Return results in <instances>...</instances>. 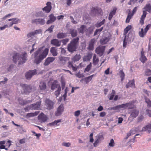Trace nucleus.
<instances>
[{"label": "nucleus", "instance_id": "1", "mask_svg": "<svg viewBox=\"0 0 151 151\" xmlns=\"http://www.w3.org/2000/svg\"><path fill=\"white\" fill-rule=\"evenodd\" d=\"M48 51L49 49L46 48L41 53V49L39 48L34 53V62L37 64H39L44 58H46L48 54Z\"/></svg>", "mask_w": 151, "mask_h": 151}, {"label": "nucleus", "instance_id": "2", "mask_svg": "<svg viewBox=\"0 0 151 151\" xmlns=\"http://www.w3.org/2000/svg\"><path fill=\"white\" fill-rule=\"evenodd\" d=\"M13 60L14 62L16 63L17 60H19V64H22L25 62L27 58V53L24 52L22 54H20L16 53H15L13 56Z\"/></svg>", "mask_w": 151, "mask_h": 151}, {"label": "nucleus", "instance_id": "3", "mask_svg": "<svg viewBox=\"0 0 151 151\" xmlns=\"http://www.w3.org/2000/svg\"><path fill=\"white\" fill-rule=\"evenodd\" d=\"M143 9L145 10L143 11V14L139 20V23L142 25L144 24V21L147 14V11L149 13H151V6L150 4H147Z\"/></svg>", "mask_w": 151, "mask_h": 151}, {"label": "nucleus", "instance_id": "4", "mask_svg": "<svg viewBox=\"0 0 151 151\" xmlns=\"http://www.w3.org/2000/svg\"><path fill=\"white\" fill-rule=\"evenodd\" d=\"M79 38L77 37L73 39L70 42L68 45V49L70 52H73L76 50L77 48V44L78 42Z\"/></svg>", "mask_w": 151, "mask_h": 151}, {"label": "nucleus", "instance_id": "5", "mask_svg": "<svg viewBox=\"0 0 151 151\" xmlns=\"http://www.w3.org/2000/svg\"><path fill=\"white\" fill-rule=\"evenodd\" d=\"M20 86L22 87L25 93L28 94L31 91L32 88L30 85L21 84H20Z\"/></svg>", "mask_w": 151, "mask_h": 151}, {"label": "nucleus", "instance_id": "6", "mask_svg": "<svg viewBox=\"0 0 151 151\" xmlns=\"http://www.w3.org/2000/svg\"><path fill=\"white\" fill-rule=\"evenodd\" d=\"M101 13H102L101 9L98 7H93L91 9V14L95 15L97 14H101Z\"/></svg>", "mask_w": 151, "mask_h": 151}, {"label": "nucleus", "instance_id": "7", "mask_svg": "<svg viewBox=\"0 0 151 151\" xmlns=\"http://www.w3.org/2000/svg\"><path fill=\"white\" fill-rule=\"evenodd\" d=\"M54 103L51 100L46 99L45 101V105L47 106V109L50 110L53 108Z\"/></svg>", "mask_w": 151, "mask_h": 151}, {"label": "nucleus", "instance_id": "8", "mask_svg": "<svg viewBox=\"0 0 151 151\" xmlns=\"http://www.w3.org/2000/svg\"><path fill=\"white\" fill-rule=\"evenodd\" d=\"M104 139V137L103 135H98L94 142L93 144L94 147H96L98 144Z\"/></svg>", "mask_w": 151, "mask_h": 151}, {"label": "nucleus", "instance_id": "9", "mask_svg": "<svg viewBox=\"0 0 151 151\" xmlns=\"http://www.w3.org/2000/svg\"><path fill=\"white\" fill-rule=\"evenodd\" d=\"M105 47V46H99L97 47L96 49V53L100 56H102L104 51Z\"/></svg>", "mask_w": 151, "mask_h": 151}, {"label": "nucleus", "instance_id": "10", "mask_svg": "<svg viewBox=\"0 0 151 151\" xmlns=\"http://www.w3.org/2000/svg\"><path fill=\"white\" fill-rule=\"evenodd\" d=\"M120 109L123 108L126 109L128 108V109H132L134 107V105L132 104V103L129 102L125 104H122L119 105Z\"/></svg>", "mask_w": 151, "mask_h": 151}, {"label": "nucleus", "instance_id": "11", "mask_svg": "<svg viewBox=\"0 0 151 151\" xmlns=\"http://www.w3.org/2000/svg\"><path fill=\"white\" fill-rule=\"evenodd\" d=\"M37 73V70H29L26 73L25 77L27 79H30L33 75Z\"/></svg>", "mask_w": 151, "mask_h": 151}, {"label": "nucleus", "instance_id": "12", "mask_svg": "<svg viewBox=\"0 0 151 151\" xmlns=\"http://www.w3.org/2000/svg\"><path fill=\"white\" fill-rule=\"evenodd\" d=\"M32 23L42 25L45 24V21L43 19H35L32 20Z\"/></svg>", "mask_w": 151, "mask_h": 151}, {"label": "nucleus", "instance_id": "13", "mask_svg": "<svg viewBox=\"0 0 151 151\" xmlns=\"http://www.w3.org/2000/svg\"><path fill=\"white\" fill-rule=\"evenodd\" d=\"M38 119L41 122H44L47 121V117L43 113H41L38 116Z\"/></svg>", "mask_w": 151, "mask_h": 151}, {"label": "nucleus", "instance_id": "14", "mask_svg": "<svg viewBox=\"0 0 151 151\" xmlns=\"http://www.w3.org/2000/svg\"><path fill=\"white\" fill-rule=\"evenodd\" d=\"M47 6L43 8L42 9L46 13H49L51 10L52 8L51 3L50 2H47L46 4Z\"/></svg>", "mask_w": 151, "mask_h": 151}, {"label": "nucleus", "instance_id": "15", "mask_svg": "<svg viewBox=\"0 0 151 151\" xmlns=\"http://www.w3.org/2000/svg\"><path fill=\"white\" fill-rule=\"evenodd\" d=\"M41 101L37 102L36 104H32L30 105L29 108L31 109L37 110L40 108Z\"/></svg>", "mask_w": 151, "mask_h": 151}, {"label": "nucleus", "instance_id": "16", "mask_svg": "<svg viewBox=\"0 0 151 151\" xmlns=\"http://www.w3.org/2000/svg\"><path fill=\"white\" fill-rule=\"evenodd\" d=\"M64 107L62 104H61L58 108L57 111L55 112V115L59 116L61 115V113L64 110Z\"/></svg>", "mask_w": 151, "mask_h": 151}, {"label": "nucleus", "instance_id": "17", "mask_svg": "<svg viewBox=\"0 0 151 151\" xmlns=\"http://www.w3.org/2000/svg\"><path fill=\"white\" fill-rule=\"evenodd\" d=\"M50 43L51 45L56 47H59L61 45V42L57 39H53L51 40Z\"/></svg>", "mask_w": 151, "mask_h": 151}, {"label": "nucleus", "instance_id": "18", "mask_svg": "<svg viewBox=\"0 0 151 151\" xmlns=\"http://www.w3.org/2000/svg\"><path fill=\"white\" fill-rule=\"evenodd\" d=\"M86 26L84 25H82L78 29V31L80 33L83 34L84 33L85 31H86V32H87L88 30H89L91 27H89L88 29H86Z\"/></svg>", "mask_w": 151, "mask_h": 151}, {"label": "nucleus", "instance_id": "19", "mask_svg": "<svg viewBox=\"0 0 151 151\" xmlns=\"http://www.w3.org/2000/svg\"><path fill=\"white\" fill-rule=\"evenodd\" d=\"M49 19L48 20L47 22L46 23L47 24H49L50 23H52L54 22L56 19V18L54 16V15L51 14L49 16Z\"/></svg>", "mask_w": 151, "mask_h": 151}, {"label": "nucleus", "instance_id": "20", "mask_svg": "<svg viewBox=\"0 0 151 151\" xmlns=\"http://www.w3.org/2000/svg\"><path fill=\"white\" fill-rule=\"evenodd\" d=\"M117 10V8L116 7H114L112 10L110 12L108 17V19L109 20H111L113 16L115 14Z\"/></svg>", "mask_w": 151, "mask_h": 151}, {"label": "nucleus", "instance_id": "21", "mask_svg": "<svg viewBox=\"0 0 151 151\" xmlns=\"http://www.w3.org/2000/svg\"><path fill=\"white\" fill-rule=\"evenodd\" d=\"M95 42V40L94 39H92L89 42L88 49L90 50H93L94 44Z\"/></svg>", "mask_w": 151, "mask_h": 151}, {"label": "nucleus", "instance_id": "22", "mask_svg": "<svg viewBox=\"0 0 151 151\" xmlns=\"http://www.w3.org/2000/svg\"><path fill=\"white\" fill-rule=\"evenodd\" d=\"M55 59V58L53 57H49L46 60L45 62L44 63L45 65H47L50 63L53 62Z\"/></svg>", "mask_w": 151, "mask_h": 151}, {"label": "nucleus", "instance_id": "23", "mask_svg": "<svg viewBox=\"0 0 151 151\" xmlns=\"http://www.w3.org/2000/svg\"><path fill=\"white\" fill-rule=\"evenodd\" d=\"M139 113V111L138 110L136 109H134L132 111L130 117L133 118H135L137 116Z\"/></svg>", "mask_w": 151, "mask_h": 151}, {"label": "nucleus", "instance_id": "24", "mask_svg": "<svg viewBox=\"0 0 151 151\" xmlns=\"http://www.w3.org/2000/svg\"><path fill=\"white\" fill-rule=\"evenodd\" d=\"M126 87L127 88L129 87L135 88L134 80V79L129 81L128 83L126 85Z\"/></svg>", "mask_w": 151, "mask_h": 151}, {"label": "nucleus", "instance_id": "25", "mask_svg": "<svg viewBox=\"0 0 151 151\" xmlns=\"http://www.w3.org/2000/svg\"><path fill=\"white\" fill-rule=\"evenodd\" d=\"M47 86L46 83L44 82H41L39 85V88L41 91H45L46 89Z\"/></svg>", "mask_w": 151, "mask_h": 151}, {"label": "nucleus", "instance_id": "26", "mask_svg": "<svg viewBox=\"0 0 151 151\" xmlns=\"http://www.w3.org/2000/svg\"><path fill=\"white\" fill-rule=\"evenodd\" d=\"M92 56V54L91 53H89L87 55L84 56L83 60L84 61H88L91 58Z\"/></svg>", "mask_w": 151, "mask_h": 151}, {"label": "nucleus", "instance_id": "27", "mask_svg": "<svg viewBox=\"0 0 151 151\" xmlns=\"http://www.w3.org/2000/svg\"><path fill=\"white\" fill-rule=\"evenodd\" d=\"M57 49L56 47H52L50 49V52L53 56H56L58 55Z\"/></svg>", "mask_w": 151, "mask_h": 151}, {"label": "nucleus", "instance_id": "28", "mask_svg": "<svg viewBox=\"0 0 151 151\" xmlns=\"http://www.w3.org/2000/svg\"><path fill=\"white\" fill-rule=\"evenodd\" d=\"M59 86H60L58 83V81L55 80L52 84L51 89L52 90H54L56 88H57L58 89Z\"/></svg>", "mask_w": 151, "mask_h": 151}, {"label": "nucleus", "instance_id": "29", "mask_svg": "<svg viewBox=\"0 0 151 151\" xmlns=\"http://www.w3.org/2000/svg\"><path fill=\"white\" fill-rule=\"evenodd\" d=\"M140 60L143 63H144L147 60V58L144 55V52L143 51L141 52V56Z\"/></svg>", "mask_w": 151, "mask_h": 151}, {"label": "nucleus", "instance_id": "30", "mask_svg": "<svg viewBox=\"0 0 151 151\" xmlns=\"http://www.w3.org/2000/svg\"><path fill=\"white\" fill-rule=\"evenodd\" d=\"M99 60L95 54H94L93 59V64L94 65H96L98 63Z\"/></svg>", "mask_w": 151, "mask_h": 151}, {"label": "nucleus", "instance_id": "31", "mask_svg": "<svg viewBox=\"0 0 151 151\" xmlns=\"http://www.w3.org/2000/svg\"><path fill=\"white\" fill-rule=\"evenodd\" d=\"M109 40L108 37H104L100 40V43L101 44L104 45L106 44Z\"/></svg>", "mask_w": 151, "mask_h": 151}, {"label": "nucleus", "instance_id": "32", "mask_svg": "<svg viewBox=\"0 0 151 151\" xmlns=\"http://www.w3.org/2000/svg\"><path fill=\"white\" fill-rule=\"evenodd\" d=\"M70 34H71L72 37H75L77 35V30L73 29H70Z\"/></svg>", "mask_w": 151, "mask_h": 151}, {"label": "nucleus", "instance_id": "33", "mask_svg": "<svg viewBox=\"0 0 151 151\" xmlns=\"http://www.w3.org/2000/svg\"><path fill=\"white\" fill-rule=\"evenodd\" d=\"M67 33L59 32L57 35L58 38L59 39L63 38L67 36Z\"/></svg>", "mask_w": 151, "mask_h": 151}, {"label": "nucleus", "instance_id": "34", "mask_svg": "<svg viewBox=\"0 0 151 151\" xmlns=\"http://www.w3.org/2000/svg\"><path fill=\"white\" fill-rule=\"evenodd\" d=\"M59 59L61 62L63 64H65L66 61L69 60L68 58L67 57H64L62 56H60Z\"/></svg>", "mask_w": 151, "mask_h": 151}, {"label": "nucleus", "instance_id": "35", "mask_svg": "<svg viewBox=\"0 0 151 151\" xmlns=\"http://www.w3.org/2000/svg\"><path fill=\"white\" fill-rule=\"evenodd\" d=\"M95 74H93L88 77L85 78L84 80L86 83H88L92 79L93 77L96 76Z\"/></svg>", "mask_w": 151, "mask_h": 151}, {"label": "nucleus", "instance_id": "36", "mask_svg": "<svg viewBox=\"0 0 151 151\" xmlns=\"http://www.w3.org/2000/svg\"><path fill=\"white\" fill-rule=\"evenodd\" d=\"M81 58V56L80 54H76L72 58V60L73 61L76 62L78 61Z\"/></svg>", "mask_w": 151, "mask_h": 151}, {"label": "nucleus", "instance_id": "37", "mask_svg": "<svg viewBox=\"0 0 151 151\" xmlns=\"http://www.w3.org/2000/svg\"><path fill=\"white\" fill-rule=\"evenodd\" d=\"M61 122V119H59L55 121L54 122L50 123L47 124L48 126H52L56 125H58V124Z\"/></svg>", "mask_w": 151, "mask_h": 151}, {"label": "nucleus", "instance_id": "38", "mask_svg": "<svg viewBox=\"0 0 151 151\" xmlns=\"http://www.w3.org/2000/svg\"><path fill=\"white\" fill-rule=\"evenodd\" d=\"M131 26L129 25L124 29L123 35L125 37H126V35L128 31L131 29Z\"/></svg>", "mask_w": 151, "mask_h": 151}, {"label": "nucleus", "instance_id": "39", "mask_svg": "<svg viewBox=\"0 0 151 151\" xmlns=\"http://www.w3.org/2000/svg\"><path fill=\"white\" fill-rule=\"evenodd\" d=\"M144 75L146 76H151V70L148 68L146 69L144 72Z\"/></svg>", "mask_w": 151, "mask_h": 151}, {"label": "nucleus", "instance_id": "40", "mask_svg": "<svg viewBox=\"0 0 151 151\" xmlns=\"http://www.w3.org/2000/svg\"><path fill=\"white\" fill-rule=\"evenodd\" d=\"M146 33L145 32V31L144 32L143 28H142L141 31L139 32V35L140 37H143L146 35Z\"/></svg>", "mask_w": 151, "mask_h": 151}, {"label": "nucleus", "instance_id": "41", "mask_svg": "<svg viewBox=\"0 0 151 151\" xmlns=\"http://www.w3.org/2000/svg\"><path fill=\"white\" fill-rule=\"evenodd\" d=\"M68 66L70 68H72L73 70L75 71H76L77 69L76 67L73 66L72 63L70 62H68Z\"/></svg>", "mask_w": 151, "mask_h": 151}, {"label": "nucleus", "instance_id": "42", "mask_svg": "<svg viewBox=\"0 0 151 151\" xmlns=\"http://www.w3.org/2000/svg\"><path fill=\"white\" fill-rule=\"evenodd\" d=\"M120 77L121 78V81H122L124 79L125 76L124 73L122 70H120L119 72Z\"/></svg>", "mask_w": 151, "mask_h": 151}, {"label": "nucleus", "instance_id": "43", "mask_svg": "<svg viewBox=\"0 0 151 151\" xmlns=\"http://www.w3.org/2000/svg\"><path fill=\"white\" fill-rule=\"evenodd\" d=\"M151 129V123L149 124L143 128L142 131L149 130Z\"/></svg>", "mask_w": 151, "mask_h": 151}, {"label": "nucleus", "instance_id": "44", "mask_svg": "<svg viewBox=\"0 0 151 151\" xmlns=\"http://www.w3.org/2000/svg\"><path fill=\"white\" fill-rule=\"evenodd\" d=\"M19 103L21 104L24 105L30 102L29 101H27L26 100H24L22 99H19Z\"/></svg>", "mask_w": 151, "mask_h": 151}, {"label": "nucleus", "instance_id": "45", "mask_svg": "<svg viewBox=\"0 0 151 151\" xmlns=\"http://www.w3.org/2000/svg\"><path fill=\"white\" fill-rule=\"evenodd\" d=\"M105 22V19H104L101 22L99 23H97L95 24V26L97 27H99L102 25L104 24Z\"/></svg>", "mask_w": 151, "mask_h": 151}, {"label": "nucleus", "instance_id": "46", "mask_svg": "<svg viewBox=\"0 0 151 151\" xmlns=\"http://www.w3.org/2000/svg\"><path fill=\"white\" fill-rule=\"evenodd\" d=\"M60 91L61 87L60 86H59L57 89V90L55 92V94L57 97L60 94Z\"/></svg>", "mask_w": 151, "mask_h": 151}, {"label": "nucleus", "instance_id": "47", "mask_svg": "<svg viewBox=\"0 0 151 151\" xmlns=\"http://www.w3.org/2000/svg\"><path fill=\"white\" fill-rule=\"evenodd\" d=\"M133 16L132 15L130 14L129 13H128L127 19L126 20V23H128L129 22L130 19L132 18Z\"/></svg>", "mask_w": 151, "mask_h": 151}, {"label": "nucleus", "instance_id": "48", "mask_svg": "<svg viewBox=\"0 0 151 151\" xmlns=\"http://www.w3.org/2000/svg\"><path fill=\"white\" fill-rule=\"evenodd\" d=\"M134 132L135 130H134L133 129L131 130L130 132L127 133L126 138L127 139H128L129 136L134 134V133H133V132Z\"/></svg>", "mask_w": 151, "mask_h": 151}, {"label": "nucleus", "instance_id": "49", "mask_svg": "<svg viewBox=\"0 0 151 151\" xmlns=\"http://www.w3.org/2000/svg\"><path fill=\"white\" fill-rule=\"evenodd\" d=\"M92 66L91 63H90L89 65H88L85 68L84 70V72H88L91 68Z\"/></svg>", "mask_w": 151, "mask_h": 151}, {"label": "nucleus", "instance_id": "50", "mask_svg": "<svg viewBox=\"0 0 151 151\" xmlns=\"http://www.w3.org/2000/svg\"><path fill=\"white\" fill-rule=\"evenodd\" d=\"M19 19L16 18H12L8 19L9 21H12V22L14 24H16L18 22Z\"/></svg>", "mask_w": 151, "mask_h": 151}, {"label": "nucleus", "instance_id": "51", "mask_svg": "<svg viewBox=\"0 0 151 151\" xmlns=\"http://www.w3.org/2000/svg\"><path fill=\"white\" fill-rule=\"evenodd\" d=\"M145 102L147 104V107H151V101L147 98H145Z\"/></svg>", "mask_w": 151, "mask_h": 151}, {"label": "nucleus", "instance_id": "52", "mask_svg": "<svg viewBox=\"0 0 151 151\" xmlns=\"http://www.w3.org/2000/svg\"><path fill=\"white\" fill-rule=\"evenodd\" d=\"M137 10V7H135L133 9L132 12H130L129 13L130 14L132 15V16L134 15V14L136 13Z\"/></svg>", "mask_w": 151, "mask_h": 151}, {"label": "nucleus", "instance_id": "53", "mask_svg": "<svg viewBox=\"0 0 151 151\" xmlns=\"http://www.w3.org/2000/svg\"><path fill=\"white\" fill-rule=\"evenodd\" d=\"M151 27V24H150L147 25L144 29L145 32H147V31Z\"/></svg>", "mask_w": 151, "mask_h": 151}, {"label": "nucleus", "instance_id": "54", "mask_svg": "<svg viewBox=\"0 0 151 151\" xmlns=\"http://www.w3.org/2000/svg\"><path fill=\"white\" fill-rule=\"evenodd\" d=\"M109 145L111 147H113L114 146V141L113 139H111V140L109 144Z\"/></svg>", "mask_w": 151, "mask_h": 151}, {"label": "nucleus", "instance_id": "55", "mask_svg": "<svg viewBox=\"0 0 151 151\" xmlns=\"http://www.w3.org/2000/svg\"><path fill=\"white\" fill-rule=\"evenodd\" d=\"M93 133H91L90 134L89 136L90 142L91 143L93 142L94 140L93 139Z\"/></svg>", "mask_w": 151, "mask_h": 151}, {"label": "nucleus", "instance_id": "56", "mask_svg": "<svg viewBox=\"0 0 151 151\" xmlns=\"http://www.w3.org/2000/svg\"><path fill=\"white\" fill-rule=\"evenodd\" d=\"M54 27V25H52L47 29V31H49L50 33L52 32L53 29Z\"/></svg>", "mask_w": 151, "mask_h": 151}, {"label": "nucleus", "instance_id": "57", "mask_svg": "<svg viewBox=\"0 0 151 151\" xmlns=\"http://www.w3.org/2000/svg\"><path fill=\"white\" fill-rule=\"evenodd\" d=\"M69 41V39L67 38L65 39H63L62 40V42L63 43V45H66L67 42Z\"/></svg>", "mask_w": 151, "mask_h": 151}, {"label": "nucleus", "instance_id": "58", "mask_svg": "<svg viewBox=\"0 0 151 151\" xmlns=\"http://www.w3.org/2000/svg\"><path fill=\"white\" fill-rule=\"evenodd\" d=\"M137 1V0H130L128 3V4L130 5L132 4H134Z\"/></svg>", "mask_w": 151, "mask_h": 151}, {"label": "nucleus", "instance_id": "59", "mask_svg": "<svg viewBox=\"0 0 151 151\" xmlns=\"http://www.w3.org/2000/svg\"><path fill=\"white\" fill-rule=\"evenodd\" d=\"M62 145L64 146L68 147H70L71 144L69 142H64L63 143Z\"/></svg>", "mask_w": 151, "mask_h": 151}, {"label": "nucleus", "instance_id": "60", "mask_svg": "<svg viewBox=\"0 0 151 151\" xmlns=\"http://www.w3.org/2000/svg\"><path fill=\"white\" fill-rule=\"evenodd\" d=\"M126 37H125L123 42V45L124 48H125L126 47L127 45V42H126Z\"/></svg>", "mask_w": 151, "mask_h": 151}, {"label": "nucleus", "instance_id": "61", "mask_svg": "<svg viewBox=\"0 0 151 151\" xmlns=\"http://www.w3.org/2000/svg\"><path fill=\"white\" fill-rule=\"evenodd\" d=\"M8 27H9L8 25H7V24H5L3 26L0 27V30H3Z\"/></svg>", "mask_w": 151, "mask_h": 151}, {"label": "nucleus", "instance_id": "62", "mask_svg": "<svg viewBox=\"0 0 151 151\" xmlns=\"http://www.w3.org/2000/svg\"><path fill=\"white\" fill-rule=\"evenodd\" d=\"M80 114V111L79 110H78L74 112V115L76 116H78Z\"/></svg>", "mask_w": 151, "mask_h": 151}, {"label": "nucleus", "instance_id": "63", "mask_svg": "<svg viewBox=\"0 0 151 151\" xmlns=\"http://www.w3.org/2000/svg\"><path fill=\"white\" fill-rule=\"evenodd\" d=\"M35 35V33L34 32H31L27 35V37H31Z\"/></svg>", "mask_w": 151, "mask_h": 151}, {"label": "nucleus", "instance_id": "64", "mask_svg": "<svg viewBox=\"0 0 151 151\" xmlns=\"http://www.w3.org/2000/svg\"><path fill=\"white\" fill-rule=\"evenodd\" d=\"M144 116H141L138 118V122H141L143 119Z\"/></svg>", "mask_w": 151, "mask_h": 151}]
</instances>
